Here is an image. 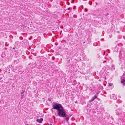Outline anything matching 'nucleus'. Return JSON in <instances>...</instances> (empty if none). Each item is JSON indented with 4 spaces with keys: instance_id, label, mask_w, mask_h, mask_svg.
Returning <instances> with one entry per match:
<instances>
[{
    "instance_id": "nucleus-1",
    "label": "nucleus",
    "mask_w": 125,
    "mask_h": 125,
    "mask_svg": "<svg viewBox=\"0 0 125 125\" xmlns=\"http://www.w3.org/2000/svg\"><path fill=\"white\" fill-rule=\"evenodd\" d=\"M53 108L57 110V114L59 116L62 117H65V120L68 121L69 118L68 115H67L64 107L60 104L56 103L53 105Z\"/></svg>"
},
{
    "instance_id": "nucleus-2",
    "label": "nucleus",
    "mask_w": 125,
    "mask_h": 125,
    "mask_svg": "<svg viewBox=\"0 0 125 125\" xmlns=\"http://www.w3.org/2000/svg\"><path fill=\"white\" fill-rule=\"evenodd\" d=\"M116 114L117 115H118L119 116L121 117V118L122 119H125V118L124 117L125 116V113L122 112L121 113V112H118H118H117Z\"/></svg>"
},
{
    "instance_id": "nucleus-3",
    "label": "nucleus",
    "mask_w": 125,
    "mask_h": 125,
    "mask_svg": "<svg viewBox=\"0 0 125 125\" xmlns=\"http://www.w3.org/2000/svg\"><path fill=\"white\" fill-rule=\"evenodd\" d=\"M121 82L123 83L125 85V75H124L122 77H121Z\"/></svg>"
},
{
    "instance_id": "nucleus-4",
    "label": "nucleus",
    "mask_w": 125,
    "mask_h": 125,
    "mask_svg": "<svg viewBox=\"0 0 125 125\" xmlns=\"http://www.w3.org/2000/svg\"><path fill=\"white\" fill-rule=\"evenodd\" d=\"M97 96L98 95L97 94L94 95V96L92 98V99L89 100V102L90 103L94 101L95 99L97 97Z\"/></svg>"
},
{
    "instance_id": "nucleus-5",
    "label": "nucleus",
    "mask_w": 125,
    "mask_h": 125,
    "mask_svg": "<svg viewBox=\"0 0 125 125\" xmlns=\"http://www.w3.org/2000/svg\"><path fill=\"white\" fill-rule=\"evenodd\" d=\"M43 121V119L42 118H41L40 119H38L36 120L39 123H42Z\"/></svg>"
},
{
    "instance_id": "nucleus-6",
    "label": "nucleus",
    "mask_w": 125,
    "mask_h": 125,
    "mask_svg": "<svg viewBox=\"0 0 125 125\" xmlns=\"http://www.w3.org/2000/svg\"><path fill=\"white\" fill-rule=\"evenodd\" d=\"M114 65H112V67H111V69L112 70H114L115 69V68H114Z\"/></svg>"
},
{
    "instance_id": "nucleus-7",
    "label": "nucleus",
    "mask_w": 125,
    "mask_h": 125,
    "mask_svg": "<svg viewBox=\"0 0 125 125\" xmlns=\"http://www.w3.org/2000/svg\"><path fill=\"white\" fill-rule=\"evenodd\" d=\"M66 60L68 62H69L70 61V59L69 58H67L66 59Z\"/></svg>"
},
{
    "instance_id": "nucleus-8",
    "label": "nucleus",
    "mask_w": 125,
    "mask_h": 125,
    "mask_svg": "<svg viewBox=\"0 0 125 125\" xmlns=\"http://www.w3.org/2000/svg\"><path fill=\"white\" fill-rule=\"evenodd\" d=\"M117 102L118 103H120L122 102V101L120 100H119Z\"/></svg>"
},
{
    "instance_id": "nucleus-9",
    "label": "nucleus",
    "mask_w": 125,
    "mask_h": 125,
    "mask_svg": "<svg viewBox=\"0 0 125 125\" xmlns=\"http://www.w3.org/2000/svg\"><path fill=\"white\" fill-rule=\"evenodd\" d=\"M77 17V15H74L73 16V17L74 18H76Z\"/></svg>"
},
{
    "instance_id": "nucleus-10",
    "label": "nucleus",
    "mask_w": 125,
    "mask_h": 125,
    "mask_svg": "<svg viewBox=\"0 0 125 125\" xmlns=\"http://www.w3.org/2000/svg\"><path fill=\"white\" fill-rule=\"evenodd\" d=\"M5 46H8V44H7V42L5 43Z\"/></svg>"
},
{
    "instance_id": "nucleus-11",
    "label": "nucleus",
    "mask_w": 125,
    "mask_h": 125,
    "mask_svg": "<svg viewBox=\"0 0 125 125\" xmlns=\"http://www.w3.org/2000/svg\"><path fill=\"white\" fill-rule=\"evenodd\" d=\"M55 59V58L53 56L52 58V59L53 60H54Z\"/></svg>"
},
{
    "instance_id": "nucleus-12",
    "label": "nucleus",
    "mask_w": 125,
    "mask_h": 125,
    "mask_svg": "<svg viewBox=\"0 0 125 125\" xmlns=\"http://www.w3.org/2000/svg\"><path fill=\"white\" fill-rule=\"evenodd\" d=\"M84 10L85 12H87L88 11L87 9V8H85V9Z\"/></svg>"
},
{
    "instance_id": "nucleus-13",
    "label": "nucleus",
    "mask_w": 125,
    "mask_h": 125,
    "mask_svg": "<svg viewBox=\"0 0 125 125\" xmlns=\"http://www.w3.org/2000/svg\"><path fill=\"white\" fill-rule=\"evenodd\" d=\"M24 90L23 91H22L21 93V94H23L24 93Z\"/></svg>"
},
{
    "instance_id": "nucleus-14",
    "label": "nucleus",
    "mask_w": 125,
    "mask_h": 125,
    "mask_svg": "<svg viewBox=\"0 0 125 125\" xmlns=\"http://www.w3.org/2000/svg\"><path fill=\"white\" fill-rule=\"evenodd\" d=\"M106 62V61H103V63H104Z\"/></svg>"
},
{
    "instance_id": "nucleus-15",
    "label": "nucleus",
    "mask_w": 125,
    "mask_h": 125,
    "mask_svg": "<svg viewBox=\"0 0 125 125\" xmlns=\"http://www.w3.org/2000/svg\"><path fill=\"white\" fill-rule=\"evenodd\" d=\"M109 85L110 86H111L112 85V84L111 83H109Z\"/></svg>"
},
{
    "instance_id": "nucleus-16",
    "label": "nucleus",
    "mask_w": 125,
    "mask_h": 125,
    "mask_svg": "<svg viewBox=\"0 0 125 125\" xmlns=\"http://www.w3.org/2000/svg\"><path fill=\"white\" fill-rule=\"evenodd\" d=\"M81 7L82 9H83V6H81Z\"/></svg>"
},
{
    "instance_id": "nucleus-17",
    "label": "nucleus",
    "mask_w": 125,
    "mask_h": 125,
    "mask_svg": "<svg viewBox=\"0 0 125 125\" xmlns=\"http://www.w3.org/2000/svg\"><path fill=\"white\" fill-rule=\"evenodd\" d=\"M67 9L68 10H69L70 9V8H68Z\"/></svg>"
},
{
    "instance_id": "nucleus-18",
    "label": "nucleus",
    "mask_w": 125,
    "mask_h": 125,
    "mask_svg": "<svg viewBox=\"0 0 125 125\" xmlns=\"http://www.w3.org/2000/svg\"><path fill=\"white\" fill-rule=\"evenodd\" d=\"M5 50H7V48H6L5 47Z\"/></svg>"
},
{
    "instance_id": "nucleus-19",
    "label": "nucleus",
    "mask_w": 125,
    "mask_h": 125,
    "mask_svg": "<svg viewBox=\"0 0 125 125\" xmlns=\"http://www.w3.org/2000/svg\"><path fill=\"white\" fill-rule=\"evenodd\" d=\"M75 81H76V80H74L73 81V82H74Z\"/></svg>"
},
{
    "instance_id": "nucleus-20",
    "label": "nucleus",
    "mask_w": 125,
    "mask_h": 125,
    "mask_svg": "<svg viewBox=\"0 0 125 125\" xmlns=\"http://www.w3.org/2000/svg\"><path fill=\"white\" fill-rule=\"evenodd\" d=\"M92 4V2H91V4H89L90 5H91Z\"/></svg>"
},
{
    "instance_id": "nucleus-21",
    "label": "nucleus",
    "mask_w": 125,
    "mask_h": 125,
    "mask_svg": "<svg viewBox=\"0 0 125 125\" xmlns=\"http://www.w3.org/2000/svg\"><path fill=\"white\" fill-rule=\"evenodd\" d=\"M21 37V38H22V39H23V38L22 37Z\"/></svg>"
},
{
    "instance_id": "nucleus-22",
    "label": "nucleus",
    "mask_w": 125,
    "mask_h": 125,
    "mask_svg": "<svg viewBox=\"0 0 125 125\" xmlns=\"http://www.w3.org/2000/svg\"><path fill=\"white\" fill-rule=\"evenodd\" d=\"M105 52V51H104V53Z\"/></svg>"
},
{
    "instance_id": "nucleus-23",
    "label": "nucleus",
    "mask_w": 125,
    "mask_h": 125,
    "mask_svg": "<svg viewBox=\"0 0 125 125\" xmlns=\"http://www.w3.org/2000/svg\"><path fill=\"white\" fill-rule=\"evenodd\" d=\"M102 39V40H104V39L103 38V39Z\"/></svg>"
},
{
    "instance_id": "nucleus-24",
    "label": "nucleus",
    "mask_w": 125,
    "mask_h": 125,
    "mask_svg": "<svg viewBox=\"0 0 125 125\" xmlns=\"http://www.w3.org/2000/svg\"><path fill=\"white\" fill-rule=\"evenodd\" d=\"M50 125H52V124H50Z\"/></svg>"
},
{
    "instance_id": "nucleus-25",
    "label": "nucleus",
    "mask_w": 125,
    "mask_h": 125,
    "mask_svg": "<svg viewBox=\"0 0 125 125\" xmlns=\"http://www.w3.org/2000/svg\"><path fill=\"white\" fill-rule=\"evenodd\" d=\"M13 49H15V48L14 47L13 48Z\"/></svg>"
},
{
    "instance_id": "nucleus-26",
    "label": "nucleus",
    "mask_w": 125,
    "mask_h": 125,
    "mask_svg": "<svg viewBox=\"0 0 125 125\" xmlns=\"http://www.w3.org/2000/svg\"><path fill=\"white\" fill-rule=\"evenodd\" d=\"M125 29V25L124 26Z\"/></svg>"
},
{
    "instance_id": "nucleus-27",
    "label": "nucleus",
    "mask_w": 125,
    "mask_h": 125,
    "mask_svg": "<svg viewBox=\"0 0 125 125\" xmlns=\"http://www.w3.org/2000/svg\"><path fill=\"white\" fill-rule=\"evenodd\" d=\"M106 14H107V15H108V13H106Z\"/></svg>"
},
{
    "instance_id": "nucleus-28",
    "label": "nucleus",
    "mask_w": 125,
    "mask_h": 125,
    "mask_svg": "<svg viewBox=\"0 0 125 125\" xmlns=\"http://www.w3.org/2000/svg\"><path fill=\"white\" fill-rule=\"evenodd\" d=\"M72 58H71V60H72Z\"/></svg>"
},
{
    "instance_id": "nucleus-29",
    "label": "nucleus",
    "mask_w": 125,
    "mask_h": 125,
    "mask_svg": "<svg viewBox=\"0 0 125 125\" xmlns=\"http://www.w3.org/2000/svg\"><path fill=\"white\" fill-rule=\"evenodd\" d=\"M22 97H23V96L22 97H21V98H22Z\"/></svg>"
},
{
    "instance_id": "nucleus-30",
    "label": "nucleus",
    "mask_w": 125,
    "mask_h": 125,
    "mask_svg": "<svg viewBox=\"0 0 125 125\" xmlns=\"http://www.w3.org/2000/svg\"><path fill=\"white\" fill-rule=\"evenodd\" d=\"M1 70L0 69V71Z\"/></svg>"
},
{
    "instance_id": "nucleus-31",
    "label": "nucleus",
    "mask_w": 125,
    "mask_h": 125,
    "mask_svg": "<svg viewBox=\"0 0 125 125\" xmlns=\"http://www.w3.org/2000/svg\"><path fill=\"white\" fill-rule=\"evenodd\" d=\"M75 9V8H74V9Z\"/></svg>"
},
{
    "instance_id": "nucleus-32",
    "label": "nucleus",
    "mask_w": 125,
    "mask_h": 125,
    "mask_svg": "<svg viewBox=\"0 0 125 125\" xmlns=\"http://www.w3.org/2000/svg\"><path fill=\"white\" fill-rule=\"evenodd\" d=\"M75 9V8H74V9Z\"/></svg>"
},
{
    "instance_id": "nucleus-33",
    "label": "nucleus",
    "mask_w": 125,
    "mask_h": 125,
    "mask_svg": "<svg viewBox=\"0 0 125 125\" xmlns=\"http://www.w3.org/2000/svg\"><path fill=\"white\" fill-rule=\"evenodd\" d=\"M56 45H57V44H56Z\"/></svg>"
},
{
    "instance_id": "nucleus-34",
    "label": "nucleus",
    "mask_w": 125,
    "mask_h": 125,
    "mask_svg": "<svg viewBox=\"0 0 125 125\" xmlns=\"http://www.w3.org/2000/svg\"><path fill=\"white\" fill-rule=\"evenodd\" d=\"M56 45H57V44H56Z\"/></svg>"
},
{
    "instance_id": "nucleus-35",
    "label": "nucleus",
    "mask_w": 125,
    "mask_h": 125,
    "mask_svg": "<svg viewBox=\"0 0 125 125\" xmlns=\"http://www.w3.org/2000/svg\"><path fill=\"white\" fill-rule=\"evenodd\" d=\"M106 55H108L107 54H106Z\"/></svg>"
}]
</instances>
